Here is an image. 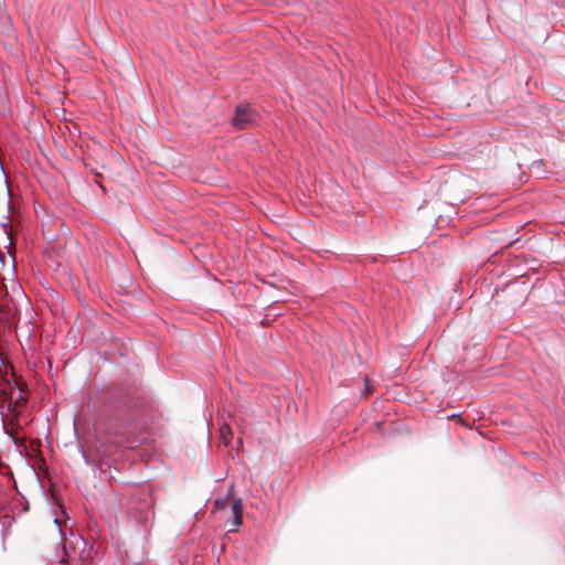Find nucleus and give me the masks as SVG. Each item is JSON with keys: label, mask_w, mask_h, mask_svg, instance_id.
<instances>
[{"label": "nucleus", "mask_w": 565, "mask_h": 565, "mask_svg": "<svg viewBox=\"0 0 565 565\" xmlns=\"http://www.w3.org/2000/svg\"><path fill=\"white\" fill-rule=\"evenodd\" d=\"M231 513L232 515L227 522H230L233 526L230 532H234L243 523V504L241 499L231 500Z\"/></svg>", "instance_id": "f03ea898"}, {"label": "nucleus", "mask_w": 565, "mask_h": 565, "mask_svg": "<svg viewBox=\"0 0 565 565\" xmlns=\"http://www.w3.org/2000/svg\"><path fill=\"white\" fill-rule=\"evenodd\" d=\"M257 121V113L248 105H238L233 117V125L237 129H246Z\"/></svg>", "instance_id": "f257e3e1"}, {"label": "nucleus", "mask_w": 565, "mask_h": 565, "mask_svg": "<svg viewBox=\"0 0 565 565\" xmlns=\"http://www.w3.org/2000/svg\"><path fill=\"white\" fill-rule=\"evenodd\" d=\"M4 407L9 413L13 412V388L10 392L3 390L0 394V408Z\"/></svg>", "instance_id": "7ed1b4c3"}, {"label": "nucleus", "mask_w": 565, "mask_h": 565, "mask_svg": "<svg viewBox=\"0 0 565 565\" xmlns=\"http://www.w3.org/2000/svg\"><path fill=\"white\" fill-rule=\"evenodd\" d=\"M25 404H26V398L23 395L22 388H18L17 394H15V388H13V412L12 413L19 414V408L23 407Z\"/></svg>", "instance_id": "20e7f679"}, {"label": "nucleus", "mask_w": 565, "mask_h": 565, "mask_svg": "<svg viewBox=\"0 0 565 565\" xmlns=\"http://www.w3.org/2000/svg\"><path fill=\"white\" fill-rule=\"evenodd\" d=\"M227 505H231V501H230L228 497L222 498V499H216L214 502L215 510H224Z\"/></svg>", "instance_id": "423d86ee"}, {"label": "nucleus", "mask_w": 565, "mask_h": 565, "mask_svg": "<svg viewBox=\"0 0 565 565\" xmlns=\"http://www.w3.org/2000/svg\"><path fill=\"white\" fill-rule=\"evenodd\" d=\"M220 435L223 443L227 446L232 438V429L228 425H223L220 428Z\"/></svg>", "instance_id": "39448f33"}]
</instances>
